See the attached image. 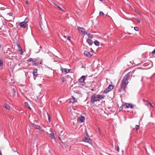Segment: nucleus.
Returning a JSON list of instances; mask_svg holds the SVG:
<instances>
[{"instance_id": "f257e3e1", "label": "nucleus", "mask_w": 155, "mask_h": 155, "mask_svg": "<svg viewBox=\"0 0 155 155\" xmlns=\"http://www.w3.org/2000/svg\"><path fill=\"white\" fill-rule=\"evenodd\" d=\"M28 62H33L32 65L33 66H38L41 64L42 61L39 58H30L27 60Z\"/></svg>"}, {"instance_id": "f03ea898", "label": "nucleus", "mask_w": 155, "mask_h": 155, "mask_svg": "<svg viewBox=\"0 0 155 155\" xmlns=\"http://www.w3.org/2000/svg\"><path fill=\"white\" fill-rule=\"evenodd\" d=\"M130 73L131 72H130L126 74L124 77L122 82L124 83V84L125 83L128 84L129 83L128 81V78H130L129 77L130 76Z\"/></svg>"}, {"instance_id": "7ed1b4c3", "label": "nucleus", "mask_w": 155, "mask_h": 155, "mask_svg": "<svg viewBox=\"0 0 155 155\" xmlns=\"http://www.w3.org/2000/svg\"><path fill=\"white\" fill-rule=\"evenodd\" d=\"M128 84L127 83H124L123 82H121V83L120 84V90L119 91H125V89L127 85Z\"/></svg>"}, {"instance_id": "20e7f679", "label": "nucleus", "mask_w": 155, "mask_h": 155, "mask_svg": "<svg viewBox=\"0 0 155 155\" xmlns=\"http://www.w3.org/2000/svg\"><path fill=\"white\" fill-rule=\"evenodd\" d=\"M96 96V94H94L92 96L91 99V104H93L95 102L97 101V98Z\"/></svg>"}, {"instance_id": "39448f33", "label": "nucleus", "mask_w": 155, "mask_h": 155, "mask_svg": "<svg viewBox=\"0 0 155 155\" xmlns=\"http://www.w3.org/2000/svg\"><path fill=\"white\" fill-rule=\"evenodd\" d=\"M78 30L79 32L83 33V35H87V32L84 31V29L82 27L79 26L78 27Z\"/></svg>"}, {"instance_id": "423d86ee", "label": "nucleus", "mask_w": 155, "mask_h": 155, "mask_svg": "<svg viewBox=\"0 0 155 155\" xmlns=\"http://www.w3.org/2000/svg\"><path fill=\"white\" fill-rule=\"evenodd\" d=\"M86 135H87V137H85L83 141L86 142L88 143H91L92 140L87 135V133L86 134Z\"/></svg>"}, {"instance_id": "0eeeda50", "label": "nucleus", "mask_w": 155, "mask_h": 155, "mask_svg": "<svg viewBox=\"0 0 155 155\" xmlns=\"http://www.w3.org/2000/svg\"><path fill=\"white\" fill-rule=\"evenodd\" d=\"M122 107H124L125 108H127L130 107L131 108H133L134 107L133 105L132 104H130L127 103H124L122 107H120V108H121Z\"/></svg>"}, {"instance_id": "6e6552de", "label": "nucleus", "mask_w": 155, "mask_h": 155, "mask_svg": "<svg viewBox=\"0 0 155 155\" xmlns=\"http://www.w3.org/2000/svg\"><path fill=\"white\" fill-rule=\"evenodd\" d=\"M38 69L37 68H34L33 71V78L35 80L36 79V77L38 75L37 74Z\"/></svg>"}, {"instance_id": "1a4fd4ad", "label": "nucleus", "mask_w": 155, "mask_h": 155, "mask_svg": "<svg viewBox=\"0 0 155 155\" xmlns=\"http://www.w3.org/2000/svg\"><path fill=\"white\" fill-rule=\"evenodd\" d=\"M16 44L18 50L20 51V54L21 55L23 53L22 50L18 42H17Z\"/></svg>"}, {"instance_id": "9d476101", "label": "nucleus", "mask_w": 155, "mask_h": 155, "mask_svg": "<svg viewBox=\"0 0 155 155\" xmlns=\"http://www.w3.org/2000/svg\"><path fill=\"white\" fill-rule=\"evenodd\" d=\"M85 55L88 57H91L93 55V54H91L90 53L87 51H85L84 53Z\"/></svg>"}, {"instance_id": "9b49d317", "label": "nucleus", "mask_w": 155, "mask_h": 155, "mask_svg": "<svg viewBox=\"0 0 155 155\" xmlns=\"http://www.w3.org/2000/svg\"><path fill=\"white\" fill-rule=\"evenodd\" d=\"M71 69H68L66 68H62L61 69V71L62 73L64 74H67L69 73Z\"/></svg>"}, {"instance_id": "f8f14e48", "label": "nucleus", "mask_w": 155, "mask_h": 155, "mask_svg": "<svg viewBox=\"0 0 155 155\" xmlns=\"http://www.w3.org/2000/svg\"><path fill=\"white\" fill-rule=\"evenodd\" d=\"M84 119L85 118L84 116H81L78 118V121L79 122L81 123L83 122Z\"/></svg>"}, {"instance_id": "ddd939ff", "label": "nucleus", "mask_w": 155, "mask_h": 155, "mask_svg": "<svg viewBox=\"0 0 155 155\" xmlns=\"http://www.w3.org/2000/svg\"><path fill=\"white\" fill-rule=\"evenodd\" d=\"M19 25L22 28H26V27L28 26L27 24L23 22H21L19 24Z\"/></svg>"}, {"instance_id": "4468645a", "label": "nucleus", "mask_w": 155, "mask_h": 155, "mask_svg": "<svg viewBox=\"0 0 155 155\" xmlns=\"http://www.w3.org/2000/svg\"><path fill=\"white\" fill-rule=\"evenodd\" d=\"M34 127L36 129L40 130L42 132H43L44 131V130L42 129V128L40 127V126L39 125H35Z\"/></svg>"}, {"instance_id": "2eb2a0df", "label": "nucleus", "mask_w": 155, "mask_h": 155, "mask_svg": "<svg viewBox=\"0 0 155 155\" xmlns=\"http://www.w3.org/2000/svg\"><path fill=\"white\" fill-rule=\"evenodd\" d=\"M86 76H82L78 80V81L80 82H83L84 81V78Z\"/></svg>"}, {"instance_id": "dca6fc26", "label": "nucleus", "mask_w": 155, "mask_h": 155, "mask_svg": "<svg viewBox=\"0 0 155 155\" xmlns=\"http://www.w3.org/2000/svg\"><path fill=\"white\" fill-rule=\"evenodd\" d=\"M86 41L89 45H91L93 43L92 40L89 38L87 39Z\"/></svg>"}, {"instance_id": "f3484780", "label": "nucleus", "mask_w": 155, "mask_h": 155, "mask_svg": "<svg viewBox=\"0 0 155 155\" xmlns=\"http://www.w3.org/2000/svg\"><path fill=\"white\" fill-rule=\"evenodd\" d=\"M97 99H104V96L101 95H96V96Z\"/></svg>"}, {"instance_id": "a211bd4d", "label": "nucleus", "mask_w": 155, "mask_h": 155, "mask_svg": "<svg viewBox=\"0 0 155 155\" xmlns=\"http://www.w3.org/2000/svg\"><path fill=\"white\" fill-rule=\"evenodd\" d=\"M70 100H70L71 102L73 103H74L76 102H77V101H75V98L73 96H71V99Z\"/></svg>"}, {"instance_id": "6ab92c4d", "label": "nucleus", "mask_w": 155, "mask_h": 155, "mask_svg": "<svg viewBox=\"0 0 155 155\" xmlns=\"http://www.w3.org/2000/svg\"><path fill=\"white\" fill-rule=\"evenodd\" d=\"M55 6L57 7L59 9L61 10V11H65V9L63 7V8H61V7H60V6H58V5H56L55 4Z\"/></svg>"}, {"instance_id": "aec40b11", "label": "nucleus", "mask_w": 155, "mask_h": 155, "mask_svg": "<svg viewBox=\"0 0 155 155\" xmlns=\"http://www.w3.org/2000/svg\"><path fill=\"white\" fill-rule=\"evenodd\" d=\"M4 107L6 108V109L8 110H9L10 109V106L7 104H5Z\"/></svg>"}, {"instance_id": "412c9836", "label": "nucleus", "mask_w": 155, "mask_h": 155, "mask_svg": "<svg viewBox=\"0 0 155 155\" xmlns=\"http://www.w3.org/2000/svg\"><path fill=\"white\" fill-rule=\"evenodd\" d=\"M51 133L49 134V136L50 137L51 139H53L54 138V133L52 132L51 131Z\"/></svg>"}, {"instance_id": "4be33fe9", "label": "nucleus", "mask_w": 155, "mask_h": 155, "mask_svg": "<svg viewBox=\"0 0 155 155\" xmlns=\"http://www.w3.org/2000/svg\"><path fill=\"white\" fill-rule=\"evenodd\" d=\"M114 86L113 85L111 84L108 86V88L109 89V90L111 91L114 89Z\"/></svg>"}, {"instance_id": "5701e85b", "label": "nucleus", "mask_w": 155, "mask_h": 155, "mask_svg": "<svg viewBox=\"0 0 155 155\" xmlns=\"http://www.w3.org/2000/svg\"><path fill=\"white\" fill-rule=\"evenodd\" d=\"M110 91V90H109V89L107 87L104 90V94H105V93L106 94Z\"/></svg>"}, {"instance_id": "b1692460", "label": "nucleus", "mask_w": 155, "mask_h": 155, "mask_svg": "<svg viewBox=\"0 0 155 155\" xmlns=\"http://www.w3.org/2000/svg\"><path fill=\"white\" fill-rule=\"evenodd\" d=\"M28 18H25L24 21L23 22H24L25 23V24H27V23L28 22Z\"/></svg>"}, {"instance_id": "393cba45", "label": "nucleus", "mask_w": 155, "mask_h": 155, "mask_svg": "<svg viewBox=\"0 0 155 155\" xmlns=\"http://www.w3.org/2000/svg\"><path fill=\"white\" fill-rule=\"evenodd\" d=\"M87 35L88 37L89 38H93V35L91 34H87Z\"/></svg>"}, {"instance_id": "a878e982", "label": "nucleus", "mask_w": 155, "mask_h": 155, "mask_svg": "<svg viewBox=\"0 0 155 155\" xmlns=\"http://www.w3.org/2000/svg\"><path fill=\"white\" fill-rule=\"evenodd\" d=\"M94 44L96 46H98L99 45V42L97 40L94 41Z\"/></svg>"}, {"instance_id": "bb28decb", "label": "nucleus", "mask_w": 155, "mask_h": 155, "mask_svg": "<svg viewBox=\"0 0 155 155\" xmlns=\"http://www.w3.org/2000/svg\"><path fill=\"white\" fill-rule=\"evenodd\" d=\"M25 105L26 106V107H28V108L30 109H31V108H30V107H29V106H28V103L27 102H25Z\"/></svg>"}, {"instance_id": "cd10ccee", "label": "nucleus", "mask_w": 155, "mask_h": 155, "mask_svg": "<svg viewBox=\"0 0 155 155\" xmlns=\"http://www.w3.org/2000/svg\"><path fill=\"white\" fill-rule=\"evenodd\" d=\"M135 128L137 130H138L139 129L140 125H136Z\"/></svg>"}, {"instance_id": "c85d7f7f", "label": "nucleus", "mask_w": 155, "mask_h": 155, "mask_svg": "<svg viewBox=\"0 0 155 155\" xmlns=\"http://www.w3.org/2000/svg\"><path fill=\"white\" fill-rule=\"evenodd\" d=\"M115 147L117 151L119 152V146H118L115 145Z\"/></svg>"}, {"instance_id": "c756f323", "label": "nucleus", "mask_w": 155, "mask_h": 155, "mask_svg": "<svg viewBox=\"0 0 155 155\" xmlns=\"http://www.w3.org/2000/svg\"><path fill=\"white\" fill-rule=\"evenodd\" d=\"M3 66V62L2 60H0V66L2 67Z\"/></svg>"}, {"instance_id": "7c9ffc66", "label": "nucleus", "mask_w": 155, "mask_h": 155, "mask_svg": "<svg viewBox=\"0 0 155 155\" xmlns=\"http://www.w3.org/2000/svg\"><path fill=\"white\" fill-rule=\"evenodd\" d=\"M134 29L136 31H138L139 30V28L138 27H134Z\"/></svg>"}, {"instance_id": "2f4dec72", "label": "nucleus", "mask_w": 155, "mask_h": 155, "mask_svg": "<svg viewBox=\"0 0 155 155\" xmlns=\"http://www.w3.org/2000/svg\"><path fill=\"white\" fill-rule=\"evenodd\" d=\"M47 114L48 115V120L49 121V122H51V119H50V116L49 115V114L47 113Z\"/></svg>"}, {"instance_id": "473e14b6", "label": "nucleus", "mask_w": 155, "mask_h": 155, "mask_svg": "<svg viewBox=\"0 0 155 155\" xmlns=\"http://www.w3.org/2000/svg\"><path fill=\"white\" fill-rule=\"evenodd\" d=\"M99 15H104V13L102 12H100L99 13Z\"/></svg>"}, {"instance_id": "72a5a7b5", "label": "nucleus", "mask_w": 155, "mask_h": 155, "mask_svg": "<svg viewBox=\"0 0 155 155\" xmlns=\"http://www.w3.org/2000/svg\"><path fill=\"white\" fill-rule=\"evenodd\" d=\"M61 80L63 82H64L65 81V78L64 77H62L61 79Z\"/></svg>"}, {"instance_id": "f704fd0d", "label": "nucleus", "mask_w": 155, "mask_h": 155, "mask_svg": "<svg viewBox=\"0 0 155 155\" xmlns=\"http://www.w3.org/2000/svg\"><path fill=\"white\" fill-rule=\"evenodd\" d=\"M152 53L153 55L154 54H155V48L153 50V51L152 52Z\"/></svg>"}, {"instance_id": "c9c22d12", "label": "nucleus", "mask_w": 155, "mask_h": 155, "mask_svg": "<svg viewBox=\"0 0 155 155\" xmlns=\"http://www.w3.org/2000/svg\"><path fill=\"white\" fill-rule=\"evenodd\" d=\"M8 15L10 16H11L12 15V13L11 12L8 13Z\"/></svg>"}, {"instance_id": "e433bc0d", "label": "nucleus", "mask_w": 155, "mask_h": 155, "mask_svg": "<svg viewBox=\"0 0 155 155\" xmlns=\"http://www.w3.org/2000/svg\"><path fill=\"white\" fill-rule=\"evenodd\" d=\"M71 39V37L70 36H68L67 38V39L69 41H70Z\"/></svg>"}, {"instance_id": "4c0bfd02", "label": "nucleus", "mask_w": 155, "mask_h": 155, "mask_svg": "<svg viewBox=\"0 0 155 155\" xmlns=\"http://www.w3.org/2000/svg\"><path fill=\"white\" fill-rule=\"evenodd\" d=\"M25 3L27 5H29V3L28 2V1H26Z\"/></svg>"}, {"instance_id": "58836bf2", "label": "nucleus", "mask_w": 155, "mask_h": 155, "mask_svg": "<svg viewBox=\"0 0 155 155\" xmlns=\"http://www.w3.org/2000/svg\"><path fill=\"white\" fill-rule=\"evenodd\" d=\"M98 130L99 131V132L100 134H101V131L100 128H98Z\"/></svg>"}, {"instance_id": "ea45409f", "label": "nucleus", "mask_w": 155, "mask_h": 155, "mask_svg": "<svg viewBox=\"0 0 155 155\" xmlns=\"http://www.w3.org/2000/svg\"><path fill=\"white\" fill-rule=\"evenodd\" d=\"M147 102L150 105H151V103L149 102L148 101H147Z\"/></svg>"}, {"instance_id": "a19ab883", "label": "nucleus", "mask_w": 155, "mask_h": 155, "mask_svg": "<svg viewBox=\"0 0 155 155\" xmlns=\"http://www.w3.org/2000/svg\"><path fill=\"white\" fill-rule=\"evenodd\" d=\"M140 22V20H137V23H139Z\"/></svg>"}, {"instance_id": "79ce46f5", "label": "nucleus", "mask_w": 155, "mask_h": 155, "mask_svg": "<svg viewBox=\"0 0 155 155\" xmlns=\"http://www.w3.org/2000/svg\"><path fill=\"white\" fill-rule=\"evenodd\" d=\"M40 27H41V30H42V29H42V27H41V24H40Z\"/></svg>"}, {"instance_id": "37998d69", "label": "nucleus", "mask_w": 155, "mask_h": 155, "mask_svg": "<svg viewBox=\"0 0 155 155\" xmlns=\"http://www.w3.org/2000/svg\"><path fill=\"white\" fill-rule=\"evenodd\" d=\"M97 101H100V100L99 99H97Z\"/></svg>"}, {"instance_id": "c03bdc74", "label": "nucleus", "mask_w": 155, "mask_h": 155, "mask_svg": "<svg viewBox=\"0 0 155 155\" xmlns=\"http://www.w3.org/2000/svg\"><path fill=\"white\" fill-rule=\"evenodd\" d=\"M134 71H134V70L132 72V73H134Z\"/></svg>"}, {"instance_id": "a18cd8bd", "label": "nucleus", "mask_w": 155, "mask_h": 155, "mask_svg": "<svg viewBox=\"0 0 155 155\" xmlns=\"http://www.w3.org/2000/svg\"><path fill=\"white\" fill-rule=\"evenodd\" d=\"M150 105L152 107H153V105H152V104H151V105Z\"/></svg>"}, {"instance_id": "49530a36", "label": "nucleus", "mask_w": 155, "mask_h": 155, "mask_svg": "<svg viewBox=\"0 0 155 155\" xmlns=\"http://www.w3.org/2000/svg\"><path fill=\"white\" fill-rule=\"evenodd\" d=\"M14 92H15V90H14Z\"/></svg>"}, {"instance_id": "de8ad7c7", "label": "nucleus", "mask_w": 155, "mask_h": 155, "mask_svg": "<svg viewBox=\"0 0 155 155\" xmlns=\"http://www.w3.org/2000/svg\"><path fill=\"white\" fill-rule=\"evenodd\" d=\"M14 92H15V90H14Z\"/></svg>"}]
</instances>
